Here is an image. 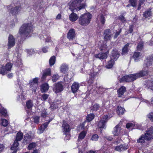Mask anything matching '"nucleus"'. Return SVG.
<instances>
[{
    "mask_svg": "<svg viewBox=\"0 0 153 153\" xmlns=\"http://www.w3.org/2000/svg\"><path fill=\"white\" fill-rule=\"evenodd\" d=\"M119 19L122 22H124L126 21V19L123 15H120L119 16Z\"/></svg>",
    "mask_w": 153,
    "mask_h": 153,
    "instance_id": "obj_62",
    "label": "nucleus"
},
{
    "mask_svg": "<svg viewBox=\"0 0 153 153\" xmlns=\"http://www.w3.org/2000/svg\"><path fill=\"white\" fill-rule=\"evenodd\" d=\"M129 2L132 6L135 7L136 6L137 4V0H129Z\"/></svg>",
    "mask_w": 153,
    "mask_h": 153,
    "instance_id": "obj_50",
    "label": "nucleus"
},
{
    "mask_svg": "<svg viewBox=\"0 0 153 153\" xmlns=\"http://www.w3.org/2000/svg\"><path fill=\"white\" fill-rule=\"evenodd\" d=\"M36 146V143H30L28 146V149L29 150H31L34 148Z\"/></svg>",
    "mask_w": 153,
    "mask_h": 153,
    "instance_id": "obj_48",
    "label": "nucleus"
},
{
    "mask_svg": "<svg viewBox=\"0 0 153 153\" xmlns=\"http://www.w3.org/2000/svg\"><path fill=\"white\" fill-rule=\"evenodd\" d=\"M34 134L33 133H30L29 134H27L26 135L24 138V140L26 142V143L29 142L30 139H32L34 137Z\"/></svg>",
    "mask_w": 153,
    "mask_h": 153,
    "instance_id": "obj_27",
    "label": "nucleus"
},
{
    "mask_svg": "<svg viewBox=\"0 0 153 153\" xmlns=\"http://www.w3.org/2000/svg\"><path fill=\"white\" fill-rule=\"evenodd\" d=\"M93 110L94 111H97L100 108L99 105L97 104H94L93 106Z\"/></svg>",
    "mask_w": 153,
    "mask_h": 153,
    "instance_id": "obj_54",
    "label": "nucleus"
},
{
    "mask_svg": "<svg viewBox=\"0 0 153 153\" xmlns=\"http://www.w3.org/2000/svg\"><path fill=\"white\" fill-rule=\"evenodd\" d=\"M133 127H134V123H129L127 124L126 125V127L128 129Z\"/></svg>",
    "mask_w": 153,
    "mask_h": 153,
    "instance_id": "obj_58",
    "label": "nucleus"
},
{
    "mask_svg": "<svg viewBox=\"0 0 153 153\" xmlns=\"http://www.w3.org/2000/svg\"><path fill=\"white\" fill-rule=\"evenodd\" d=\"M125 111V109L120 106H118L117 109V112L118 114L120 116L123 115Z\"/></svg>",
    "mask_w": 153,
    "mask_h": 153,
    "instance_id": "obj_30",
    "label": "nucleus"
},
{
    "mask_svg": "<svg viewBox=\"0 0 153 153\" xmlns=\"http://www.w3.org/2000/svg\"><path fill=\"white\" fill-rule=\"evenodd\" d=\"M40 114L42 117H45L48 115V113L46 111V110L44 109L40 111Z\"/></svg>",
    "mask_w": 153,
    "mask_h": 153,
    "instance_id": "obj_45",
    "label": "nucleus"
},
{
    "mask_svg": "<svg viewBox=\"0 0 153 153\" xmlns=\"http://www.w3.org/2000/svg\"><path fill=\"white\" fill-rule=\"evenodd\" d=\"M8 48H10L14 46L15 43V39L12 35L10 34L8 36Z\"/></svg>",
    "mask_w": 153,
    "mask_h": 153,
    "instance_id": "obj_13",
    "label": "nucleus"
},
{
    "mask_svg": "<svg viewBox=\"0 0 153 153\" xmlns=\"http://www.w3.org/2000/svg\"><path fill=\"white\" fill-rule=\"evenodd\" d=\"M39 37L42 40H45V42H50L51 41V38L49 35V32L43 31L42 33L40 34Z\"/></svg>",
    "mask_w": 153,
    "mask_h": 153,
    "instance_id": "obj_11",
    "label": "nucleus"
},
{
    "mask_svg": "<svg viewBox=\"0 0 153 153\" xmlns=\"http://www.w3.org/2000/svg\"><path fill=\"white\" fill-rule=\"evenodd\" d=\"M86 122V121H85L83 123L81 124L78 127V129L82 130L84 129V126L85 123Z\"/></svg>",
    "mask_w": 153,
    "mask_h": 153,
    "instance_id": "obj_61",
    "label": "nucleus"
},
{
    "mask_svg": "<svg viewBox=\"0 0 153 153\" xmlns=\"http://www.w3.org/2000/svg\"><path fill=\"white\" fill-rule=\"evenodd\" d=\"M69 67L67 64L65 63L62 64L59 68L60 71L61 73L65 74L67 72Z\"/></svg>",
    "mask_w": 153,
    "mask_h": 153,
    "instance_id": "obj_19",
    "label": "nucleus"
},
{
    "mask_svg": "<svg viewBox=\"0 0 153 153\" xmlns=\"http://www.w3.org/2000/svg\"><path fill=\"white\" fill-rule=\"evenodd\" d=\"M23 136L22 133L19 132L16 135V140L17 141H20L23 138Z\"/></svg>",
    "mask_w": 153,
    "mask_h": 153,
    "instance_id": "obj_39",
    "label": "nucleus"
},
{
    "mask_svg": "<svg viewBox=\"0 0 153 153\" xmlns=\"http://www.w3.org/2000/svg\"><path fill=\"white\" fill-rule=\"evenodd\" d=\"M91 17V15L88 13L82 15L79 19V23L82 26H87L89 24Z\"/></svg>",
    "mask_w": 153,
    "mask_h": 153,
    "instance_id": "obj_4",
    "label": "nucleus"
},
{
    "mask_svg": "<svg viewBox=\"0 0 153 153\" xmlns=\"http://www.w3.org/2000/svg\"><path fill=\"white\" fill-rule=\"evenodd\" d=\"M126 91L125 87L122 86L117 90L118 96L119 97H123V94Z\"/></svg>",
    "mask_w": 153,
    "mask_h": 153,
    "instance_id": "obj_23",
    "label": "nucleus"
},
{
    "mask_svg": "<svg viewBox=\"0 0 153 153\" xmlns=\"http://www.w3.org/2000/svg\"><path fill=\"white\" fill-rule=\"evenodd\" d=\"M129 45L130 44L129 43H127L123 48L122 50V54L123 55H124L128 52V47Z\"/></svg>",
    "mask_w": 153,
    "mask_h": 153,
    "instance_id": "obj_36",
    "label": "nucleus"
},
{
    "mask_svg": "<svg viewBox=\"0 0 153 153\" xmlns=\"http://www.w3.org/2000/svg\"><path fill=\"white\" fill-rule=\"evenodd\" d=\"M79 87V84L76 82H74L71 86V90L74 93H76Z\"/></svg>",
    "mask_w": 153,
    "mask_h": 153,
    "instance_id": "obj_26",
    "label": "nucleus"
},
{
    "mask_svg": "<svg viewBox=\"0 0 153 153\" xmlns=\"http://www.w3.org/2000/svg\"><path fill=\"white\" fill-rule=\"evenodd\" d=\"M100 21L101 23L103 25L105 22V18L104 16L103 15H101L99 17Z\"/></svg>",
    "mask_w": 153,
    "mask_h": 153,
    "instance_id": "obj_51",
    "label": "nucleus"
},
{
    "mask_svg": "<svg viewBox=\"0 0 153 153\" xmlns=\"http://www.w3.org/2000/svg\"><path fill=\"white\" fill-rule=\"evenodd\" d=\"M48 96L49 95L48 94H43L42 96V98L44 100H46L47 99Z\"/></svg>",
    "mask_w": 153,
    "mask_h": 153,
    "instance_id": "obj_63",
    "label": "nucleus"
},
{
    "mask_svg": "<svg viewBox=\"0 0 153 153\" xmlns=\"http://www.w3.org/2000/svg\"><path fill=\"white\" fill-rule=\"evenodd\" d=\"M62 130L65 134H66L65 140H69L70 139V135L69 134L70 128L69 126L65 121H63L62 126Z\"/></svg>",
    "mask_w": 153,
    "mask_h": 153,
    "instance_id": "obj_7",
    "label": "nucleus"
},
{
    "mask_svg": "<svg viewBox=\"0 0 153 153\" xmlns=\"http://www.w3.org/2000/svg\"><path fill=\"white\" fill-rule=\"evenodd\" d=\"M56 103L55 102H53L50 104V108H51V109L53 110H54L57 107V106L56 105Z\"/></svg>",
    "mask_w": 153,
    "mask_h": 153,
    "instance_id": "obj_53",
    "label": "nucleus"
},
{
    "mask_svg": "<svg viewBox=\"0 0 153 153\" xmlns=\"http://www.w3.org/2000/svg\"><path fill=\"white\" fill-rule=\"evenodd\" d=\"M99 137L97 134H95L92 135L91 138L93 141H97L98 140Z\"/></svg>",
    "mask_w": 153,
    "mask_h": 153,
    "instance_id": "obj_56",
    "label": "nucleus"
},
{
    "mask_svg": "<svg viewBox=\"0 0 153 153\" xmlns=\"http://www.w3.org/2000/svg\"><path fill=\"white\" fill-rule=\"evenodd\" d=\"M51 70L50 68L46 69L44 72L43 73L47 76L51 75Z\"/></svg>",
    "mask_w": 153,
    "mask_h": 153,
    "instance_id": "obj_47",
    "label": "nucleus"
},
{
    "mask_svg": "<svg viewBox=\"0 0 153 153\" xmlns=\"http://www.w3.org/2000/svg\"><path fill=\"white\" fill-rule=\"evenodd\" d=\"M75 31L73 29H70L67 34V38L70 40H73L76 36Z\"/></svg>",
    "mask_w": 153,
    "mask_h": 153,
    "instance_id": "obj_14",
    "label": "nucleus"
},
{
    "mask_svg": "<svg viewBox=\"0 0 153 153\" xmlns=\"http://www.w3.org/2000/svg\"><path fill=\"white\" fill-rule=\"evenodd\" d=\"M13 60H16L15 65L17 66H19L22 64L21 59L20 58V55H18L17 53L15 54V56L13 58Z\"/></svg>",
    "mask_w": 153,
    "mask_h": 153,
    "instance_id": "obj_22",
    "label": "nucleus"
},
{
    "mask_svg": "<svg viewBox=\"0 0 153 153\" xmlns=\"http://www.w3.org/2000/svg\"><path fill=\"white\" fill-rule=\"evenodd\" d=\"M146 140H147V139H146V137L144 134H142L139 138L137 140V143H144Z\"/></svg>",
    "mask_w": 153,
    "mask_h": 153,
    "instance_id": "obj_33",
    "label": "nucleus"
},
{
    "mask_svg": "<svg viewBox=\"0 0 153 153\" xmlns=\"http://www.w3.org/2000/svg\"><path fill=\"white\" fill-rule=\"evenodd\" d=\"M121 29H120L119 31H118L116 32V33H115V34L114 36V38L115 39L118 36L120 33L121 32Z\"/></svg>",
    "mask_w": 153,
    "mask_h": 153,
    "instance_id": "obj_64",
    "label": "nucleus"
},
{
    "mask_svg": "<svg viewBox=\"0 0 153 153\" xmlns=\"http://www.w3.org/2000/svg\"><path fill=\"white\" fill-rule=\"evenodd\" d=\"M108 54V53L106 52L105 53H99L98 54H95V56L96 58H99L100 59H103L107 58Z\"/></svg>",
    "mask_w": 153,
    "mask_h": 153,
    "instance_id": "obj_25",
    "label": "nucleus"
},
{
    "mask_svg": "<svg viewBox=\"0 0 153 153\" xmlns=\"http://www.w3.org/2000/svg\"><path fill=\"white\" fill-rule=\"evenodd\" d=\"M0 123L4 126H6L8 125V123L6 119H1L0 120Z\"/></svg>",
    "mask_w": 153,
    "mask_h": 153,
    "instance_id": "obj_42",
    "label": "nucleus"
},
{
    "mask_svg": "<svg viewBox=\"0 0 153 153\" xmlns=\"http://www.w3.org/2000/svg\"><path fill=\"white\" fill-rule=\"evenodd\" d=\"M83 0H75L74 1H71L69 4V9L72 11H75V10H79L84 8L85 5L81 4Z\"/></svg>",
    "mask_w": 153,
    "mask_h": 153,
    "instance_id": "obj_3",
    "label": "nucleus"
},
{
    "mask_svg": "<svg viewBox=\"0 0 153 153\" xmlns=\"http://www.w3.org/2000/svg\"><path fill=\"white\" fill-rule=\"evenodd\" d=\"M33 29V25L32 23L24 24L20 28L19 33L22 38L25 39L31 36Z\"/></svg>",
    "mask_w": 153,
    "mask_h": 153,
    "instance_id": "obj_2",
    "label": "nucleus"
},
{
    "mask_svg": "<svg viewBox=\"0 0 153 153\" xmlns=\"http://www.w3.org/2000/svg\"><path fill=\"white\" fill-rule=\"evenodd\" d=\"M55 60L56 58L54 56H52L50 58L49 63L50 66H52L54 65L55 62Z\"/></svg>",
    "mask_w": 153,
    "mask_h": 153,
    "instance_id": "obj_43",
    "label": "nucleus"
},
{
    "mask_svg": "<svg viewBox=\"0 0 153 153\" xmlns=\"http://www.w3.org/2000/svg\"><path fill=\"white\" fill-rule=\"evenodd\" d=\"M94 115L93 114H88L86 117V122L91 121L94 118Z\"/></svg>",
    "mask_w": 153,
    "mask_h": 153,
    "instance_id": "obj_40",
    "label": "nucleus"
},
{
    "mask_svg": "<svg viewBox=\"0 0 153 153\" xmlns=\"http://www.w3.org/2000/svg\"><path fill=\"white\" fill-rule=\"evenodd\" d=\"M52 119L50 120L48 122H46L44 123L42 125H41L39 128V130L38 131V133L39 134H41L42 133L45 129L48 126V124L51 121Z\"/></svg>",
    "mask_w": 153,
    "mask_h": 153,
    "instance_id": "obj_16",
    "label": "nucleus"
},
{
    "mask_svg": "<svg viewBox=\"0 0 153 153\" xmlns=\"http://www.w3.org/2000/svg\"><path fill=\"white\" fill-rule=\"evenodd\" d=\"M128 149V146L125 144H121L120 145H117L115 146L114 148V150L115 151L121 152L124 150H125Z\"/></svg>",
    "mask_w": 153,
    "mask_h": 153,
    "instance_id": "obj_17",
    "label": "nucleus"
},
{
    "mask_svg": "<svg viewBox=\"0 0 153 153\" xmlns=\"http://www.w3.org/2000/svg\"><path fill=\"white\" fill-rule=\"evenodd\" d=\"M63 89V86L62 82H59L54 84L53 90L56 93L61 92Z\"/></svg>",
    "mask_w": 153,
    "mask_h": 153,
    "instance_id": "obj_10",
    "label": "nucleus"
},
{
    "mask_svg": "<svg viewBox=\"0 0 153 153\" xmlns=\"http://www.w3.org/2000/svg\"><path fill=\"white\" fill-rule=\"evenodd\" d=\"M10 63H7L5 66L2 65L0 68V74L4 75L7 74V71H10L12 67Z\"/></svg>",
    "mask_w": 153,
    "mask_h": 153,
    "instance_id": "obj_8",
    "label": "nucleus"
},
{
    "mask_svg": "<svg viewBox=\"0 0 153 153\" xmlns=\"http://www.w3.org/2000/svg\"><path fill=\"white\" fill-rule=\"evenodd\" d=\"M113 115V112L108 113V115H105L101 120L99 122L98 126L100 128L105 129L106 128V123L109 119L112 117Z\"/></svg>",
    "mask_w": 153,
    "mask_h": 153,
    "instance_id": "obj_5",
    "label": "nucleus"
},
{
    "mask_svg": "<svg viewBox=\"0 0 153 153\" xmlns=\"http://www.w3.org/2000/svg\"><path fill=\"white\" fill-rule=\"evenodd\" d=\"M104 38L106 41L110 40L112 36V34L110 32V29H107L104 32Z\"/></svg>",
    "mask_w": 153,
    "mask_h": 153,
    "instance_id": "obj_24",
    "label": "nucleus"
},
{
    "mask_svg": "<svg viewBox=\"0 0 153 153\" xmlns=\"http://www.w3.org/2000/svg\"><path fill=\"white\" fill-rule=\"evenodd\" d=\"M146 0H140L139 2V5L137 9L139 10L141 8V6L142 5Z\"/></svg>",
    "mask_w": 153,
    "mask_h": 153,
    "instance_id": "obj_59",
    "label": "nucleus"
},
{
    "mask_svg": "<svg viewBox=\"0 0 153 153\" xmlns=\"http://www.w3.org/2000/svg\"><path fill=\"white\" fill-rule=\"evenodd\" d=\"M19 89L17 91L18 92L17 97V100L20 101H23L26 100V96L24 94L22 86H19Z\"/></svg>",
    "mask_w": 153,
    "mask_h": 153,
    "instance_id": "obj_9",
    "label": "nucleus"
},
{
    "mask_svg": "<svg viewBox=\"0 0 153 153\" xmlns=\"http://www.w3.org/2000/svg\"><path fill=\"white\" fill-rule=\"evenodd\" d=\"M121 123H120L114 127L113 130L112 131V133L114 136H118L121 133Z\"/></svg>",
    "mask_w": 153,
    "mask_h": 153,
    "instance_id": "obj_12",
    "label": "nucleus"
},
{
    "mask_svg": "<svg viewBox=\"0 0 153 153\" xmlns=\"http://www.w3.org/2000/svg\"><path fill=\"white\" fill-rule=\"evenodd\" d=\"M147 140L153 139V131L149 129L145 132L144 134Z\"/></svg>",
    "mask_w": 153,
    "mask_h": 153,
    "instance_id": "obj_18",
    "label": "nucleus"
},
{
    "mask_svg": "<svg viewBox=\"0 0 153 153\" xmlns=\"http://www.w3.org/2000/svg\"><path fill=\"white\" fill-rule=\"evenodd\" d=\"M0 113L2 116L5 117L7 115V111L3 108L0 109Z\"/></svg>",
    "mask_w": 153,
    "mask_h": 153,
    "instance_id": "obj_41",
    "label": "nucleus"
},
{
    "mask_svg": "<svg viewBox=\"0 0 153 153\" xmlns=\"http://www.w3.org/2000/svg\"><path fill=\"white\" fill-rule=\"evenodd\" d=\"M26 105L27 109L31 110L33 105L32 101L30 100L27 101Z\"/></svg>",
    "mask_w": 153,
    "mask_h": 153,
    "instance_id": "obj_37",
    "label": "nucleus"
},
{
    "mask_svg": "<svg viewBox=\"0 0 153 153\" xmlns=\"http://www.w3.org/2000/svg\"><path fill=\"white\" fill-rule=\"evenodd\" d=\"M152 15V12L150 10L146 11L143 14V16L145 18H148Z\"/></svg>",
    "mask_w": 153,
    "mask_h": 153,
    "instance_id": "obj_44",
    "label": "nucleus"
},
{
    "mask_svg": "<svg viewBox=\"0 0 153 153\" xmlns=\"http://www.w3.org/2000/svg\"><path fill=\"white\" fill-rule=\"evenodd\" d=\"M27 54L29 55H31L35 53V51L34 49H29L27 50Z\"/></svg>",
    "mask_w": 153,
    "mask_h": 153,
    "instance_id": "obj_52",
    "label": "nucleus"
},
{
    "mask_svg": "<svg viewBox=\"0 0 153 153\" xmlns=\"http://www.w3.org/2000/svg\"><path fill=\"white\" fill-rule=\"evenodd\" d=\"M59 76L58 74L55 73L53 75L51 79L53 82H55L59 79Z\"/></svg>",
    "mask_w": 153,
    "mask_h": 153,
    "instance_id": "obj_38",
    "label": "nucleus"
},
{
    "mask_svg": "<svg viewBox=\"0 0 153 153\" xmlns=\"http://www.w3.org/2000/svg\"><path fill=\"white\" fill-rule=\"evenodd\" d=\"M77 15L74 13H72L69 15V19L71 22H75L78 19Z\"/></svg>",
    "mask_w": 153,
    "mask_h": 153,
    "instance_id": "obj_28",
    "label": "nucleus"
},
{
    "mask_svg": "<svg viewBox=\"0 0 153 153\" xmlns=\"http://www.w3.org/2000/svg\"><path fill=\"white\" fill-rule=\"evenodd\" d=\"M120 54L118 51L116 50H114L112 51L111 54V59L116 60L119 57Z\"/></svg>",
    "mask_w": 153,
    "mask_h": 153,
    "instance_id": "obj_20",
    "label": "nucleus"
},
{
    "mask_svg": "<svg viewBox=\"0 0 153 153\" xmlns=\"http://www.w3.org/2000/svg\"><path fill=\"white\" fill-rule=\"evenodd\" d=\"M12 5H10L8 6V10H10V12L13 15H16L20 11V7H15L12 8Z\"/></svg>",
    "mask_w": 153,
    "mask_h": 153,
    "instance_id": "obj_15",
    "label": "nucleus"
},
{
    "mask_svg": "<svg viewBox=\"0 0 153 153\" xmlns=\"http://www.w3.org/2000/svg\"><path fill=\"white\" fill-rule=\"evenodd\" d=\"M144 84L146 85L148 87V88L153 90V82L150 81H147V82H145Z\"/></svg>",
    "mask_w": 153,
    "mask_h": 153,
    "instance_id": "obj_35",
    "label": "nucleus"
},
{
    "mask_svg": "<svg viewBox=\"0 0 153 153\" xmlns=\"http://www.w3.org/2000/svg\"><path fill=\"white\" fill-rule=\"evenodd\" d=\"M147 116L153 122V112L149 113L147 115Z\"/></svg>",
    "mask_w": 153,
    "mask_h": 153,
    "instance_id": "obj_60",
    "label": "nucleus"
},
{
    "mask_svg": "<svg viewBox=\"0 0 153 153\" xmlns=\"http://www.w3.org/2000/svg\"><path fill=\"white\" fill-rule=\"evenodd\" d=\"M105 90L106 89L105 88H103L102 87H100L98 89V91L100 93L102 94L104 92Z\"/></svg>",
    "mask_w": 153,
    "mask_h": 153,
    "instance_id": "obj_57",
    "label": "nucleus"
},
{
    "mask_svg": "<svg viewBox=\"0 0 153 153\" xmlns=\"http://www.w3.org/2000/svg\"><path fill=\"white\" fill-rule=\"evenodd\" d=\"M134 127H135V128H137L138 129H143V127L141 125V124L136 123H134Z\"/></svg>",
    "mask_w": 153,
    "mask_h": 153,
    "instance_id": "obj_46",
    "label": "nucleus"
},
{
    "mask_svg": "<svg viewBox=\"0 0 153 153\" xmlns=\"http://www.w3.org/2000/svg\"><path fill=\"white\" fill-rule=\"evenodd\" d=\"M143 42H141L139 43L137 45V50L139 51L141 50L143 48Z\"/></svg>",
    "mask_w": 153,
    "mask_h": 153,
    "instance_id": "obj_49",
    "label": "nucleus"
},
{
    "mask_svg": "<svg viewBox=\"0 0 153 153\" xmlns=\"http://www.w3.org/2000/svg\"><path fill=\"white\" fill-rule=\"evenodd\" d=\"M87 133V131H83L80 133L79 134L78 140H82L84 138Z\"/></svg>",
    "mask_w": 153,
    "mask_h": 153,
    "instance_id": "obj_32",
    "label": "nucleus"
},
{
    "mask_svg": "<svg viewBox=\"0 0 153 153\" xmlns=\"http://www.w3.org/2000/svg\"><path fill=\"white\" fill-rule=\"evenodd\" d=\"M142 57V53L139 52H135L133 56V58L136 62L139 61Z\"/></svg>",
    "mask_w": 153,
    "mask_h": 153,
    "instance_id": "obj_21",
    "label": "nucleus"
},
{
    "mask_svg": "<svg viewBox=\"0 0 153 153\" xmlns=\"http://www.w3.org/2000/svg\"><path fill=\"white\" fill-rule=\"evenodd\" d=\"M18 141L16 140L14 142L13 146L11 148V150H14L12 153H16L17 152V150L16 148L19 145V143L18 142Z\"/></svg>",
    "mask_w": 153,
    "mask_h": 153,
    "instance_id": "obj_31",
    "label": "nucleus"
},
{
    "mask_svg": "<svg viewBox=\"0 0 153 153\" xmlns=\"http://www.w3.org/2000/svg\"><path fill=\"white\" fill-rule=\"evenodd\" d=\"M153 60V56L152 55L146 57V59L144 61L143 68L142 70L137 73L123 76L119 80L120 82H131L148 75L149 74L148 68L152 65Z\"/></svg>",
    "mask_w": 153,
    "mask_h": 153,
    "instance_id": "obj_1",
    "label": "nucleus"
},
{
    "mask_svg": "<svg viewBox=\"0 0 153 153\" xmlns=\"http://www.w3.org/2000/svg\"><path fill=\"white\" fill-rule=\"evenodd\" d=\"M49 88L48 84L47 83H45L42 85L41 91L42 92H45L48 90Z\"/></svg>",
    "mask_w": 153,
    "mask_h": 153,
    "instance_id": "obj_29",
    "label": "nucleus"
},
{
    "mask_svg": "<svg viewBox=\"0 0 153 153\" xmlns=\"http://www.w3.org/2000/svg\"><path fill=\"white\" fill-rule=\"evenodd\" d=\"M40 117L38 116H35L33 117L34 121L35 123L38 124L39 122Z\"/></svg>",
    "mask_w": 153,
    "mask_h": 153,
    "instance_id": "obj_55",
    "label": "nucleus"
},
{
    "mask_svg": "<svg viewBox=\"0 0 153 153\" xmlns=\"http://www.w3.org/2000/svg\"><path fill=\"white\" fill-rule=\"evenodd\" d=\"M39 80L38 78L36 77L30 80L29 82L30 89L35 93L36 92V90L38 87Z\"/></svg>",
    "mask_w": 153,
    "mask_h": 153,
    "instance_id": "obj_6",
    "label": "nucleus"
},
{
    "mask_svg": "<svg viewBox=\"0 0 153 153\" xmlns=\"http://www.w3.org/2000/svg\"><path fill=\"white\" fill-rule=\"evenodd\" d=\"M114 63V60L111 59L109 61L106 65V68H111L113 66Z\"/></svg>",
    "mask_w": 153,
    "mask_h": 153,
    "instance_id": "obj_34",
    "label": "nucleus"
}]
</instances>
